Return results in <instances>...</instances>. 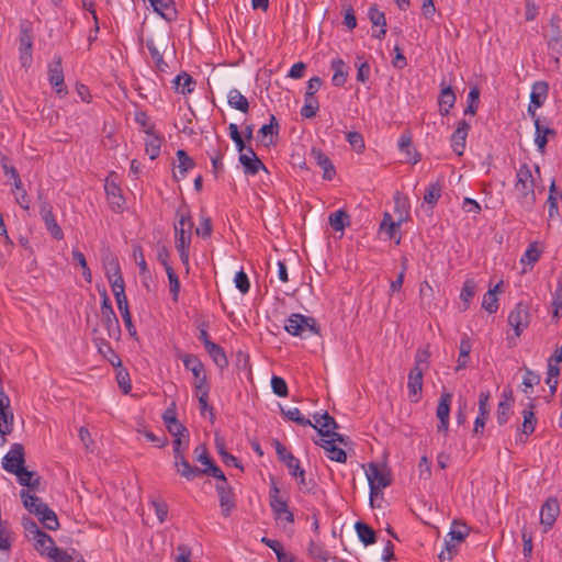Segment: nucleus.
Segmentation results:
<instances>
[{"label": "nucleus", "mask_w": 562, "mask_h": 562, "mask_svg": "<svg viewBox=\"0 0 562 562\" xmlns=\"http://www.w3.org/2000/svg\"><path fill=\"white\" fill-rule=\"evenodd\" d=\"M176 216L178 217V221L177 223H175V229L187 228V231H192L193 222L191 218L190 211L187 209V206L179 207L176 211Z\"/></svg>", "instance_id": "e2e57ef3"}, {"label": "nucleus", "mask_w": 562, "mask_h": 562, "mask_svg": "<svg viewBox=\"0 0 562 562\" xmlns=\"http://www.w3.org/2000/svg\"><path fill=\"white\" fill-rule=\"evenodd\" d=\"M311 155L323 169V178L328 181L333 180L336 175V169L330 158L322 149L315 147L312 148Z\"/></svg>", "instance_id": "393cba45"}, {"label": "nucleus", "mask_w": 562, "mask_h": 562, "mask_svg": "<svg viewBox=\"0 0 562 562\" xmlns=\"http://www.w3.org/2000/svg\"><path fill=\"white\" fill-rule=\"evenodd\" d=\"M368 18L372 26H378V31H373L372 36L383 40L386 35V19L384 12L378 9L376 4H372L368 10Z\"/></svg>", "instance_id": "b1692460"}, {"label": "nucleus", "mask_w": 562, "mask_h": 562, "mask_svg": "<svg viewBox=\"0 0 562 562\" xmlns=\"http://www.w3.org/2000/svg\"><path fill=\"white\" fill-rule=\"evenodd\" d=\"M117 175L114 171H111L105 179L104 190L106 193V199L110 203V207L113 212L120 213L123 211V205L125 203L124 196L122 194V189L119 186Z\"/></svg>", "instance_id": "0eeeda50"}, {"label": "nucleus", "mask_w": 562, "mask_h": 562, "mask_svg": "<svg viewBox=\"0 0 562 562\" xmlns=\"http://www.w3.org/2000/svg\"><path fill=\"white\" fill-rule=\"evenodd\" d=\"M272 445L276 449L279 460L286 465L290 474L299 480L300 488H305L308 492L310 488L307 487L305 481V471L301 468L300 460L278 439H273Z\"/></svg>", "instance_id": "20e7f679"}, {"label": "nucleus", "mask_w": 562, "mask_h": 562, "mask_svg": "<svg viewBox=\"0 0 562 562\" xmlns=\"http://www.w3.org/2000/svg\"><path fill=\"white\" fill-rule=\"evenodd\" d=\"M114 368L116 371L115 378L119 387L122 390L124 394H130L132 391V384L128 371L122 367V363L120 364V367Z\"/></svg>", "instance_id": "680f3d73"}, {"label": "nucleus", "mask_w": 562, "mask_h": 562, "mask_svg": "<svg viewBox=\"0 0 562 562\" xmlns=\"http://www.w3.org/2000/svg\"><path fill=\"white\" fill-rule=\"evenodd\" d=\"M529 305L522 301L518 302L508 315V324L514 328L516 337H519L530 324Z\"/></svg>", "instance_id": "6e6552de"}, {"label": "nucleus", "mask_w": 562, "mask_h": 562, "mask_svg": "<svg viewBox=\"0 0 562 562\" xmlns=\"http://www.w3.org/2000/svg\"><path fill=\"white\" fill-rule=\"evenodd\" d=\"M457 97L450 86L441 83L440 95L438 98L439 111L442 116L449 114L450 109L453 108Z\"/></svg>", "instance_id": "7c9ffc66"}, {"label": "nucleus", "mask_w": 562, "mask_h": 562, "mask_svg": "<svg viewBox=\"0 0 562 562\" xmlns=\"http://www.w3.org/2000/svg\"><path fill=\"white\" fill-rule=\"evenodd\" d=\"M562 200V192L558 191L554 180L551 182L549 188V196H548V204H549V217L553 218L559 214L558 209V201Z\"/></svg>", "instance_id": "5fc2aeb1"}, {"label": "nucleus", "mask_w": 562, "mask_h": 562, "mask_svg": "<svg viewBox=\"0 0 562 562\" xmlns=\"http://www.w3.org/2000/svg\"><path fill=\"white\" fill-rule=\"evenodd\" d=\"M37 518L44 528H46L50 531H55V530L59 529L58 517L52 508H49V507L45 508V512L42 515H40Z\"/></svg>", "instance_id": "4d7b16f0"}, {"label": "nucleus", "mask_w": 562, "mask_h": 562, "mask_svg": "<svg viewBox=\"0 0 562 562\" xmlns=\"http://www.w3.org/2000/svg\"><path fill=\"white\" fill-rule=\"evenodd\" d=\"M515 189L519 204L526 211H531L536 204L535 180L527 164L517 170Z\"/></svg>", "instance_id": "f257e3e1"}, {"label": "nucleus", "mask_w": 562, "mask_h": 562, "mask_svg": "<svg viewBox=\"0 0 562 562\" xmlns=\"http://www.w3.org/2000/svg\"><path fill=\"white\" fill-rule=\"evenodd\" d=\"M367 479L369 482L370 490H383L391 485L392 480L387 474H384L379 469V465L374 462L369 463L367 471Z\"/></svg>", "instance_id": "aec40b11"}, {"label": "nucleus", "mask_w": 562, "mask_h": 562, "mask_svg": "<svg viewBox=\"0 0 562 562\" xmlns=\"http://www.w3.org/2000/svg\"><path fill=\"white\" fill-rule=\"evenodd\" d=\"M178 158V169L181 175V178H184L187 172L194 168V160L188 155L184 149H178L177 153Z\"/></svg>", "instance_id": "13d9d810"}, {"label": "nucleus", "mask_w": 562, "mask_h": 562, "mask_svg": "<svg viewBox=\"0 0 562 562\" xmlns=\"http://www.w3.org/2000/svg\"><path fill=\"white\" fill-rule=\"evenodd\" d=\"M315 443L321 446L322 448H324L329 453L328 458L331 461H336L339 463H346V461H347L346 451L344 449L337 447L334 443V440L321 439L319 441H316Z\"/></svg>", "instance_id": "58836bf2"}, {"label": "nucleus", "mask_w": 562, "mask_h": 562, "mask_svg": "<svg viewBox=\"0 0 562 562\" xmlns=\"http://www.w3.org/2000/svg\"><path fill=\"white\" fill-rule=\"evenodd\" d=\"M106 278L110 282V285H111V289L113 291V294H114V297H115V301L117 302L119 301V296L120 299H126V294H125V283H124V279H123V276L120 274V276H114L112 277L110 274V269L106 268Z\"/></svg>", "instance_id": "603ef678"}, {"label": "nucleus", "mask_w": 562, "mask_h": 562, "mask_svg": "<svg viewBox=\"0 0 562 562\" xmlns=\"http://www.w3.org/2000/svg\"><path fill=\"white\" fill-rule=\"evenodd\" d=\"M40 214L42 216V220L45 223L47 231L52 234V236L57 240L63 239L64 238L63 229L58 225V223L55 218V215L53 213V207L49 202H47L45 200L41 201Z\"/></svg>", "instance_id": "4468645a"}, {"label": "nucleus", "mask_w": 562, "mask_h": 562, "mask_svg": "<svg viewBox=\"0 0 562 562\" xmlns=\"http://www.w3.org/2000/svg\"><path fill=\"white\" fill-rule=\"evenodd\" d=\"M549 92V85L547 81H536L532 85L531 92H530V102L532 104V108H541L548 97Z\"/></svg>", "instance_id": "f704fd0d"}, {"label": "nucleus", "mask_w": 562, "mask_h": 562, "mask_svg": "<svg viewBox=\"0 0 562 562\" xmlns=\"http://www.w3.org/2000/svg\"><path fill=\"white\" fill-rule=\"evenodd\" d=\"M116 304H117V308H119V311L121 313V316L123 318L124 325H125L130 336L131 337H136L137 336V330H136V327L134 326V324L132 322V315H131V312H130L127 297L123 299V300L119 297V301L116 302Z\"/></svg>", "instance_id": "c03bdc74"}, {"label": "nucleus", "mask_w": 562, "mask_h": 562, "mask_svg": "<svg viewBox=\"0 0 562 562\" xmlns=\"http://www.w3.org/2000/svg\"><path fill=\"white\" fill-rule=\"evenodd\" d=\"M315 424L312 423V427L317 430L322 437H329L338 428V424L335 418L328 414V412L322 415H314Z\"/></svg>", "instance_id": "4be33fe9"}, {"label": "nucleus", "mask_w": 562, "mask_h": 562, "mask_svg": "<svg viewBox=\"0 0 562 562\" xmlns=\"http://www.w3.org/2000/svg\"><path fill=\"white\" fill-rule=\"evenodd\" d=\"M187 449L172 448L173 451V465L178 474H180L186 480L190 481V475L193 473L194 465H191L190 462L184 457V451Z\"/></svg>", "instance_id": "cd10ccee"}, {"label": "nucleus", "mask_w": 562, "mask_h": 562, "mask_svg": "<svg viewBox=\"0 0 562 562\" xmlns=\"http://www.w3.org/2000/svg\"><path fill=\"white\" fill-rule=\"evenodd\" d=\"M281 415L286 418L288 420L294 422L297 425L301 426H310L312 425V422L308 418H305L301 415V412L297 407H292L289 409L283 408L280 406Z\"/></svg>", "instance_id": "bf43d9fd"}, {"label": "nucleus", "mask_w": 562, "mask_h": 562, "mask_svg": "<svg viewBox=\"0 0 562 562\" xmlns=\"http://www.w3.org/2000/svg\"><path fill=\"white\" fill-rule=\"evenodd\" d=\"M20 497L23 506L35 516H40L48 508V505L42 501L38 496L32 494L29 490H21Z\"/></svg>", "instance_id": "5701e85b"}, {"label": "nucleus", "mask_w": 562, "mask_h": 562, "mask_svg": "<svg viewBox=\"0 0 562 562\" xmlns=\"http://www.w3.org/2000/svg\"><path fill=\"white\" fill-rule=\"evenodd\" d=\"M33 540L35 541V550L42 555L48 557L52 549L56 548L54 539L45 531H42L38 537H35Z\"/></svg>", "instance_id": "49530a36"}, {"label": "nucleus", "mask_w": 562, "mask_h": 562, "mask_svg": "<svg viewBox=\"0 0 562 562\" xmlns=\"http://www.w3.org/2000/svg\"><path fill=\"white\" fill-rule=\"evenodd\" d=\"M280 488L278 487L273 477H271V484L269 490V505L271 507L273 517L276 521L284 522L283 527H286V524L293 525L294 515L289 509L288 501L283 499L280 496Z\"/></svg>", "instance_id": "7ed1b4c3"}, {"label": "nucleus", "mask_w": 562, "mask_h": 562, "mask_svg": "<svg viewBox=\"0 0 562 562\" xmlns=\"http://www.w3.org/2000/svg\"><path fill=\"white\" fill-rule=\"evenodd\" d=\"M13 413L10 408V400L8 395L2 394L0 397V445H4L5 437L13 430Z\"/></svg>", "instance_id": "9b49d317"}, {"label": "nucleus", "mask_w": 562, "mask_h": 562, "mask_svg": "<svg viewBox=\"0 0 562 562\" xmlns=\"http://www.w3.org/2000/svg\"><path fill=\"white\" fill-rule=\"evenodd\" d=\"M398 147L403 153L406 154V159L408 161H412L413 165H416L418 161H420L422 156L416 150H414V156L412 157L413 140H412V134L409 131H405L401 135V137L398 139Z\"/></svg>", "instance_id": "4c0bfd02"}, {"label": "nucleus", "mask_w": 562, "mask_h": 562, "mask_svg": "<svg viewBox=\"0 0 562 562\" xmlns=\"http://www.w3.org/2000/svg\"><path fill=\"white\" fill-rule=\"evenodd\" d=\"M541 250L538 248V243L532 241L529 244L527 250L521 256L520 262L522 265H528L533 267L536 262L540 259Z\"/></svg>", "instance_id": "052dcab7"}, {"label": "nucleus", "mask_w": 562, "mask_h": 562, "mask_svg": "<svg viewBox=\"0 0 562 562\" xmlns=\"http://www.w3.org/2000/svg\"><path fill=\"white\" fill-rule=\"evenodd\" d=\"M162 420L170 435L189 436V430L187 427L177 418L176 402H172L170 406L164 412Z\"/></svg>", "instance_id": "f3484780"}, {"label": "nucleus", "mask_w": 562, "mask_h": 562, "mask_svg": "<svg viewBox=\"0 0 562 562\" xmlns=\"http://www.w3.org/2000/svg\"><path fill=\"white\" fill-rule=\"evenodd\" d=\"M191 238V231H187V228L175 229L176 249L179 254L181 262L183 266H186L187 272L189 271V252Z\"/></svg>", "instance_id": "2eb2a0df"}, {"label": "nucleus", "mask_w": 562, "mask_h": 562, "mask_svg": "<svg viewBox=\"0 0 562 562\" xmlns=\"http://www.w3.org/2000/svg\"><path fill=\"white\" fill-rule=\"evenodd\" d=\"M557 134V132L549 127V126H543L541 124V121L540 120H536V125H535V143L538 147V150L543 154L546 151V147H547V144H548V137L549 136H554Z\"/></svg>", "instance_id": "72a5a7b5"}, {"label": "nucleus", "mask_w": 562, "mask_h": 562, "mask_svg": "<svg viewBox=\"0 0 562 562\" xmlns=\"http://www.w3.org/2000/svg\"><path fill=\"white\" fill-rule=\"evenodd\" d=\"M553 317H560L562 313V280H559L557 289L552 294Z\"/></svg>", "instance_id": "774afa93"}, {"label": "nucleus", "mask_w": 562, "mask_h": 562, "mask_svg": "<svg viewBox=\"0 0 562 562\" xmlns=\"http://www.w3.org/2000/svg\"><path fill=\"white\" fill-rule=\"evenodd\" d=\"M319 109V102L316 97L304 95V105L301 109V115L305 119H312Z\"/></svg>", "instance_id": "338daca9"}, {"label": "nucleus", "mask_w": 562, "mask_h": 562, "mask_svg": "<svg viewBox=\"0 0 562 562\" xmlns=\"http://www.w3.org/2000/svg\"><path fill=\"white\" fill-rule=\"evenodd\" d=\"M467 102L468 104L464 109V115H475L480 104V89L477 86L470 88Z\"/></svg>", "instance_id": "6e6d98bb"}, {"label": "nucleus", "mask_w": 562, "mask_h": 562, "mask_svg": "<svg viewBox=\"0 0 562 562\" xmlns=\"http://www.w3.org/2000/svg\"><path fill=\"white\" fill-rule=\"evenodd\" d=\"M424 373L420 369L413 368L408 373V397L413 403H417L422 397Z\"/></svg>", "instance_id": "412c9836"}, {"label": "nucleus", "mask_w": 562, "mask_h": 562, "mask_svg": "<svg viewBox=\"0 0 562 562\" xmlns=\"http://www.w3.org/2000/svg\"><path fill=\"white\" fill-rule=\"evenodd\" d=\"M409 200L403 196L400 192L394 195V212L398 215L400 223L406 222L409 218Z\"/></svg>", "instance_id": "a18cd8bd"}, {"label": "nucleus", "mask_w": 562, "mask_h": 562, "mask_svg": "<svg viewBox=\"0 0 562 562\" xmlns=\"http://www.w3.org/2000/svg\"><path fill=\"white\" fill-rule=\"evenodd\" d=\"M535 398H530V402L528 403L527 407L522 411V425H521V434L529 436L531 435L537 426V418L535 415Z\"/></svg>", "instance_id": "473e14b6"}, {"label": "nucleus", "mask_w": 562, "mask_h": 562, "mask_svg": "<svg viewBox=\"0 0 562 562\" xmlns=\"http://www.w3.org/2000/svg\"><path fill=\"white\" fill-rule=\"evenodd\" d=\"M48 81L59 97L67 94V87L64 82L63 59L55 56L48 65Z\"/></svg>", "instance_id": "9d476101"}, {"label": "nucleus", "mask_w": 562, "mask_h": 562, "mask_svg": "<svg viewBox=\"0 0 562 562\" xmlns=\"http://www.w3.org/2000/svg\"><path fill=\"white\" fill-rule=\"evenodd\" d=\"M227 103L235 110H238L243 113L249 112V101L248 99L240 93L237 89L229 90L227 94Z\"/></svg>", "instance_id": "37998d69"}, {"label": "nucleus", "mask_w": 562, "mask_h": 562, "mask_svg": "<svg viewBox=\"0 0 562 562\" xmlns=\"http://www.w3.org/2000/svg\"><path fill=\"white\" fill-rule=\"evenodd\" d=\"M307 553L312 559L319 562L330 559V553L322 544L315 542L314 540L310 541Z\"/></svg>", "instance_id": "69168bd1"}, {"label": "nucleus", "mask_w": 562, "mask_h": 562, "mask_svg": "<svg viewBox=\"0 0 562 562\" xmlns=\"http://www.w3.org/2000/svg\"><path fill=\"white\" fill-rule=\"evenodd\" d=\"M101 311V324L106 329L108 336L113 339H120L121 337V327L120 322L114 313L112 306L105 308H100Z\"/></svg>", "instance_id": "6ab92c4d"}, {"label": "nucleus", "mask_w": 562, "mask_h": 562, "mask_svg": "<svg viewBox=\"0 0 562 562\" xmlns=\"http://www.w3.org/2000/svg\"><path fill=\"white\" fill-rule=\"evenodd\" d=\"M94 344L98 348V351L113 366V367H120L121 359L119 355L112 349L109 341H106L104 338L95 337Z\"/></svg>", "instance_id": "e433bc0d"}, {"label": "nucleus", "mask_w": 562, "mask_h": 562, "mask_svg": "<svg viewBox=\"0 0 562 562\" xmlns=\"http://www.w3.org/2000/svg\"><path fill=\"white\" fill-rule=\"evenodd\" d=\"M25 463L24 447L21 443H13L10 451L2 460V467L9 473L18 472Z\"/></svg>", "instance_id": "ddd939ff"}, {"label": "nucleus", "mask_w": 562, "mask_h": 562, "mask_svg": "<svg viewBox=\"0 0 562 562\" xmlns=\"http://www.w3.org/2000/svg\"><path fill=\"white\" fill-rule=\"evenodd\" d=\"M430 351L428 347L426 348H418L415 358H414V367L413 369H420L422 371L426 372L429 369V358H430Z\"/></svg>", "instance_id": "0e129e2a"}, {"label": "nucleus", "mask_w": 562, "mask_h": 562, "mask_svg": "<svg viewBox=\"0 0 562 562\" xmlns=\"http://www.w3.org/2000/svg\"><path fill=\"white\" fill-rule=\"evenodd\" d=\"M239 162L241 164L244 168V172L246 175L255 176L259 172V170L267 171L266 166L263 162L258 158L257 155L250 156L248 154H241L239 155Z\"/></svg>", "instance_id": "c9c22d12"}, {"label": "nucleus", "mask_w": 562, "mask_h": 562, "mask_svg": "<svg viewBox=\"0 0 562 562\" xmlns=\"http://www.w3.org/2000/svg\"><path fill=\"white\" fill-rule=\"evenodd\" d=\"M215 447H216V450H217L218 454L222 458V461L227 467H235V468H238L240 470H244V467L240 463V461L236 457H234L233 454L227 452L226 447H225V442H224L223 439L216 438L215 439Z\"/></svg>", "instance_id": "de8ad7c7"}, {"label": "nucleus", "mask_w": 562, "mask_h": 562, "mask_svg": "<svg viewBox=\"0 0 562 562\" xmlns=\"http://www.w3.org/2000/svg\"><path fill=\"white\" fill-rule=\"evenodd\" d=\"M147 137H146V140H145V150H146V154L149 156V158L151 160L156 159L159 154H160V147H161V143H162V137L157 135L155 132H154V126H149L146 131H145Z\"/></svg>", "instance_id": "c756f323"}, {"label": "nucleus", "mask_w": 562, "mask_h": 562, "mask_svg": "<svg viewBox=\"0 0 562 562\" xmlns=\"http://www.w3.org/2000/svg\"><path fill=\"white\" fill-rule=\"evenodd\" d=\"M193 473L190 475V481L194 480L196 476L201 475H210L217 480V483H223L227 481L225 473L221 470V468L212 460L209 464L205 465L204 469H200L194 467Z\"/></svg>", "instance_id": "2f4dec72"}, {"label": "nucleus", "mask_w": 562, "mask_h": 562, "mask_svg": "<svg viewBox=\"0 0 562 562\" xmlns=\"http://www.w3.org/2000/svg\"><path fill=\"white\" fill-rule=\"evenodd\" d=\"M173 83L176 91L184 95L193 91L192 86L195 85V81L189 74L181 72L173 79Z\"/></svg>", "instance_id": "09e8293b"}, {"label": "nucleus", "mask_w": 562, "mask_h": 562, "mask_svg": "<svg viewBox=\"0 0 562 562\" xmlns=\"http://www.w3.org/2000/svg\"><path fill=\"white\" fill-rule=\"evenodd\" d=\"M20 60L23 67H29L32 63L33 49V29L29 21H22L20 24Z\"/></svg>", "instance_id": "423d86ee"}, {"label": "nucleus", "mask_w": 562, "mask_h": 562, "mask_svg": "<svg viewBox=\"0 0 562 562\" xmlns=\"http://www.w3.org/2000/svg\"><path fill=\"white\" fill-rule=\"evenodd\" d=\"M215 490L218 495L222 515L229 517L232 512L236 508V495L233 486L228 481H225L223 483H216Z\"/></svg>", "instance_id": "1a4fd4ad"}, {"label": "nucleus", "mask_w": 562, "mask_h": 562, "mask_svg": "<svg viewBox=\"0 0 562 562\" xmlns=\"http://www.w3.org/2000/svg\"><path fill=\"white\" fill-rule=\"evenodd\" d=\"M153 10L158 13L167 22H172L177 19L178 12L175 7L173 0H148Z\"/></svg>", "instance_id": "a878e982"}, {"label": "nucleus", "mask_w": 562, "mask_h": 562, "mask_svg": "<svg viewBox=\"0 0 562 562\" xmlns=\"http://www.w3.org/2000/svg\"><path fill=\"white\" fill-rule=\"evenodd\" d=\"M560 513V505L555 497H549L541 507L540 522L543 526V532H548L554 525Z\"/></svg>", "instance_id": "dca6fc26"}, {"label": "nucleus", "mask_w": 562, "mask_h": 562, "mask_svg": "<svg viewBox=\"0 0 562 562\" xmlns=\"http://www.w3.org/2000/svg\"><path fill=\"white\" fill-rule=\"evenodd\" d=\"M355 529L359 540L363 543V546L368 547L375 543L376 532L368 524L363 521H357L355 524Z\"/></svg>", "instance_id": "79ce46f5"}, {"label": "nucleus", "mask_w": 562, "mask_h": 562, "mask_svg": "<svg viewBox=\"0 0 562 562\" xmlns=\"http://www.w3.org/2000/svg\"><path fill=\"white\" fill-rule=\"evenodd\" d=\"M329 224L334 231H344L350 225V216L344 210H338L331 213L328 217Z\"/></svg>", "instance_id": "3c124183"}, {"label": "nucleus", "mask_w": 562, "mask_h": 562, "mask_svg": "<svg viewBox=\"0 0 562 562\" xmlns=\"http://www.w3.org/2000/svg\"><path fill=\"white\" fill-rule=\"evenodd\" d=\"M280 125L274 115L270 116L269 124H263L259 131L258 134L261 138V142L265 146L274 145L276 139L274 136L278 137L279 135Z\"/></svg>", "instance_id": "bb28decb"}, {"label": "nucleus", "mask_w": 562, "mask_h": 562, "mask_svg": "<svg viewBox=\"0 0 562 562\" xmlns=\"http://www.w3.org/2000/svg\"><path fill=\"white\" fill-rule=\"evenodd\" d=\"M452 402V394L449 392H442L439 397V403L436 411V416L439 419V424L437 426L438 432H443L445 436L449 430V418H450V407Z\"/></svg>", "instance_id": "f8f14e48"}, {"label": "nucleus", "mask_w": 562, "mask_h": 562, "mask_svg": "<svg viewBox=\"0 0 562 562\" xmlns=\"http://www.w3.org/2000/svg\"><path fill=\"white\" fill-rule=\"evenodd\" d=\"M330 69L334 71L331 77L333 86L342 87L347 82L349 67L341 58H334L330 63Z\"/></svg>", "instance_id": "c85d7f7f"}, {"label": "nucleus", "mask_w": 562, "mask_h": 562, "mask_svg": "<svg viewBox=\"0 0 562 562\" xmlns=\"http://www.w3.org/2000/svg\"><path fill=\"white\" fill-rule=\"evenodd\" d=\"M14 474L22 486H26L32 490H36L40 486L41 476L34 471L27 470L24 465Z\"/></svg>", "instance_id": "ea45409f"}, {"label": "nucleus", "mask_w": 562, "mask_h": 562, "mask_svg": "<svg viewBox=\"0 0 562 562\" xmlns=\"http://www.w3.org/2000/svg\"><path fill=\"white\" fill-rule=\"evenodd\" d=\"M284 329L292 336L308 338L321 336V326L313 316L293 313L285 322Z\"/></svg>", "instance_id": "f03ea898"}, {"label": "nucleus", "mask_w": 562, "mask_h": 562, "mask_svg": "<svg viewBox=\"0 0 562 562\" xmlns=\"http://www.w3.org/2000/svg\"><path fill=\"white\" fill-rule=\"evenodd\" d=\"M146 47L155 63V67L157 71L165 72L168 68V64L164 60L162 55L160 54L156 43L153 38L146 40Z\"/></svg>", "instance_id": "8fccbe9b"}, {"label": "nucleus", "mask_w": 562, "mask_h": 562, "mask_svg": "<svg viewBox=\"0 0 562 562\" xmlns=\"http://www.w3.org/2000/svg\"><path fill=\"white\" fill-rule=\"evenodd\" d=\"M204 349L221 370L227 368L228 359L223 347L213 341L212 344L206 345Z\"/></svg>", "instance_id": "a19ab883"}, {"label": "nucleus", "mask_w": 562, "mask_h": 562, "mask_svg": "<svg viewBox=\"0 0 562 562\" xmlns=\"http://www.w3.org/2000/svg\"><path fill=\"white\" fill-rule=\"evenodd\" d=\"M550 56L555 63L562 57V18L553 14L549 20L548 30L543 34Z\"/></svg>", "instance_id": "39448f33"}, {"label": "nucleus", "mask_w": 562, "mask_h": 562, "mask_svg": "<svg viewBox=\"0 0 562 562\" xmlns=\"http://www.w3.org/2000/svg\"><path fill=\"white\" fill-rule=\"evenodd\" d=\"M442 183L440 180L429 183L425 190L424 202L429 204L431 207L435 206L441 196Z\"/></svg>", "instance_id": "864d4df0"}, {"label": "nucleus", "mask_w": 562, "mask_h": 562, "mask_svg": "<svg viewBox=\"0 0 562 562\" xmlns=\"http://www.w3.org/2000/svg\"><path fill=\"white\" fill-rule=\"evenodd\" d=\"M470 128V123L463 119L458 122L457 128L450 137L451 147L458 156L463 155Z\"/></svg>", "instance_id": "a211bd4d"}]
</instances>
